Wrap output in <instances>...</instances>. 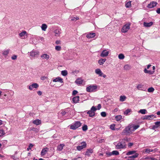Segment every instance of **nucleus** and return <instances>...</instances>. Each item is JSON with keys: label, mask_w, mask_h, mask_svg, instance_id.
<instances>
[{"label": "nucleus", "mask_w": 160, "mask_h": 160, "mask_svg": "<svg viewBox=\"0 0 160 160\" xmlns=\"http://www.w3.org/2000/svg\"><path fill=\"white\" fill-rule=\"evenodd\" d=\"M153 24V22H152L149 23L144 22L143 23V26L145 27H151Z\"/></svg>", "instance_id": "obj_18"}, {"label": "nucleus", "mask_w": 160, "mask_h": 160, "mask_svg": "<svg viewBox=\"0 0 160 160\" xmlns=\"http://www.w3.org/2000/svg\"><path fill=\"white\" fill-rule=\"evenodd\" d=\"M124 68L125 70H129L130 69V67L127 64L124 65Z\"/></svg>", "instance_id": "obj_42"}, {"label": "nucleus", "mask_w": 160, "mask_h": 160, "mask_svg": "<svg viewBox=\"0 0 160 160\" xmlns=\"http://www.w3.org/2000/svg\"><path fill=\"white\" fill-rule=\"evenodd\" d=\"M115 125L114 124H112L110 125V128L112 130H115L114 128Z\"/></svg>", "instance_id": "obj_50"}, {"label": "nucleus", "mask_w": 160, "mask_h": 160, "mask_svg": "<svg viewBox=\"0 0 160 160\" xmlns=\"http://www.w3.org/2000/svg\"><path fill=\"white\" fill-rule=\"evenodd\" d=\"M27 33V32L25 31H23L19 34V36L21 37L24 36Z\"/></svg>", "instance_id": "obj_39"}, {"label": "nucleus", "mask_w": 160, "mask_h": 160, "mask_svg": "<svg viewBox=\"0 0 160 160\" xmlns=\"http://www.w3.org/2000/svg\"><path fill=\"white\" fill-rule=\"evenodd\" d=\"M5 134L3 129L0 130V137L2 136Z\"/></svg>", "instance_id": "obj_41"}, {"label": "nucleus", "mask_w": 160, "mask_h": 160, "mask_svg": "<svg viewBox=\"0 0 160 160\" xmlns=\"http://www.w3.org/2000/svg\"><path fill=\"white\" fill-rule=\"evenodd\" d=\"M106 154L108 157L112 155V152H107L106 153Z\"/></svg>", "instance_id": "obj_55"}, {"label": "nucleus", "mask_w": 160, "mask_h": 160, "mask_svg": "<svg viewBox=\"0 0 160 160\" xmlns=\"http://www.w3.org/2000/svg\"><path fill=\"white\" fill-rule=\"evenodd\" d=\"M97 110L96 108L93 106L91 108V110L88 111L87 112V113L89 115V116L90 117H93L95 114V112Z\"/></svg>", "instance_id": "obj_3"}, {"label": "nucleus", "mask_w": 160, "mask_h": 160, "mask_svg": "<svg viewBox=\"0 0 160 160\" xmlns=\"http://www.w3.org/2000/svg\"><path fill=\"white\" fill-rule=\"evenodd\" d=\"M79 71L78 70H75L72 71V73L73 74H75V73L77 74L79 72Z\"/></svg>", "instance_id": "obj_57"}, {"label": "nucleus", "mask_w": 160, "mask_h": 160, "mask_svg": "<svg viewBox=\"0 0 160 160\" xmlns=\"http://www.w3.org/2000/svg\"><path fill=\"white\" fill-rule=\"evenodd\" d=\"M48 148H43L41 152V156H44L48 152Z\"/></svg>", "instance_id": "obj_13"}, {"label": "nucleus", "mask_w": 160, "mask_h": 160, "mask_svg": "<svg viewBox=\"0 0 160 160\" xmlns=\"http://www.w3.org/2000/svg\"><path fill=\"white\" fill-rule=\"evenodd\" d=\"M136 151L134 150L129 151L127 152L126 153L127 155H132L134 153H135Z\"/></svg>", "instance_id": "obj_31"}, {"label": "nucleus", "mask_w": 160, "mask_h": 160, "mask_svg": "<svg viewBox=\"0 0 160 160\" xmlns=\"http://www.w3.org/2000/svg\"><path fill=\"white\" fill-rule=\"evenodd\" d=\"M68 108H67L64 110H62V112H61V114H62V116H64L65 115H66V113L68 112Z\"/></svg>", "instance_id": "obj_27"}, {"label": "nucleus", "mask_w": 160, "mask_h": 160, "mask_svg": "<svg viewBox=\"0 0 160 160\" xmlns=\"http://www.w3.org/2000/svg\"><path fill=\"white\" fill-rule=\"evenodd\" d=\"M101 115L102 117H106V116L107 115L106 113L105 112H102L101 113Z\"/></svg>", "instance_id": "obj_51"}, {"label": "nucleus", "mask_w": 160, "mask_h": 160, "mask_svg": "<svg viewBox=\"0 0 160 160\" xmlns=\"http://www.w3.org/2000/svg\"><path fill=\"white\" fill-rule=\"evenodd\" d=\"M133 145V143L131 142H130L128 144V147H131Z\"/></svg>", "instance_id": "obj_64"}, {"label": "nucleus", "mask_w": 160, "mask_h": 160, "mask_svg": "<svg viewBox=\"0 0 160 160\" xmlns=\"http://www.w3.org/2000/svg\"><path fill=\"white\" fill-rule=\"evenodd\" d=\"M158 14H160V8H158L156 10Z\"/></svg>", "instance_id": "obj_62"}, {"label": "nucleus", "mask_w": 160, "mask_h": 160, "mask_svg": "<svg viewBox=\"0 0 160 160\" xmlns=\"http://www.w3.org/2000/svg\"><path fill=\"white\" fill-rule=\"evenodd\" d=\"M48 26L46 24H42L41 26V28L42 31H46Z\"/></svg>", "instance_id": "obj_28"}, {"label": "nucleus", "mask_w": 160, "mask_h": 160, "mask_svg": "<svg viewBox=\"0 0 160 160\" xmlns=\"http://www.w3.org/2000/svg\"><path fill=\"white\" fill-rule=\"evenodd\" d=\"M154 88L152 87H151L148 88V92H152L154 91Z\"/></svg>", "instance_id": "obj_45"}, {"label": "nucleus", "mask_w": 160, "mask_h": 160, "mask_svg": "<svg viewBox=\"0 0 160 160\" xmlns=\"http://www.w3.org/2000/svg\"><path fill=\"white\" fill-rule=\"evenodd\" d=\"M61 74L63 76H67L68 74V72L66 70L62 71L61 72Z\"/></svg>", "instance_id": "obj_32"}, {"label": "nucleus", "mask_w": 160, "mask_h": 160, "mask_svg": "<svg viewBox=\"0 0 160 160\" xmlns=\"http://www.w3.org/2000/svg\"><path fill=\"white\" fill-rule=\"evenodd\" d=\"M61 30L56 29L54 30V32L55 33V36H58L60 35L61 33Z\"/></svg>", "instance_id": "obj_21"}, {"label": "nucleus", "mask_w": 160, "mask_h": 160, "mask_svg": "<svg viewBox=\"0 0 160 160\" xmlns=\"http://www.w3.org/2000/svg\"><path fill=\"white\" fill-rule=\"evenodd\" d=\"M32 123L35 125H40L41 124V121L39 119H36L33 121Z\"/></svg>", "instance_id": "obj_19"}, {"label": "nucleus", "mask_w": 160, "mask_h": 160, "mask_svg": "<svg viewBox=\"0 0 160 160\" xmlns=\"http://www.w3.org/2000/svg\"><path fill=\"white\" fill-rule=\"evenodd\" d=\"M32 130V131H34L36 133L38 132L39 131V129L37 128H33Z\"/></svg>", "instance_id": "obj_52"}, {"label": "nucleus", "mask_w": 160, "mask_h": 160, "mask_svg": "<svg viewBox=\"0 0 160 160\" xmlns=\"http://www.w3.org/2000/svg\"><path fill=\"white\" fill-rule=\"evenodd\" d=\"M38 52H35L33 51H32L30 53V56L32 57H35L38 54Z\"/></svg>", "instance_id": "obj_17"}, {"label": "nucleus", "mask_w": 160, "mask_h": 160, "mask_svg": "<svg viewBox=\"0 0 160 160\" xmlns=\"http://www.w3.org/2000/svg\"><path fill=\"white\" fill-rule=\"evenodd\" d=\"M95 35V33L91 32L87 35L86 37L88 38H90L94 37Z\"/></svg>", "instance_id": "obj_14"}, {"label": "nucleus", "mask_w": 160, "mask_h": 160, "mask_svg": "<svg viewBox=\"0 0 160 160\" xmlns=\"http://www.w3.org/2000/svg\"><path fill=\"white\" fill-rule=\"evenodd\" d=\"M81 145L78 146L77 147V149L78 151H80L83 149L85 148L87 146V144L85 142H81Z\"/></svg>", "instance_id": "obj_7"}, {"label": "nucleus", "mask_w": 160, "mask_h": 160, "mask_svg": "<svg viewBox=\"0 0 160 160\" xmlns=\"http://www.w3.org/2000/svg\"><path fill=\"white\" fill-rule=\"evenodd\" d=\"M93 150L92 149H87L86 152V154H89L90 153H91L92 152Z\"/></svg>", "instance_id": "obj_34"}, {"label": "nucleus", "mask_w": 160, "mask_h": 160, "mask_svg": "<svg viewBox=\"0 0 160 160\" xmlns=\"http://www.w3.org/2000/svg\"><path fill=\"white\" fill-rule=\"evenodd\" d=\"M101 104H98L97 106L98 109V110H99L101 108Z\"/></svg>", "instance_id": "obj_61"}, {"label": "nucleus", "mask_w": 160, "mask_h": 160, "mask_svg": "<svg viewBox=\"0 0 160 160\" xmlns=\"http://www.w3.org/2000/svg\"><path fill=\"white\" fill-rule=\"evenodd\" d=\"M118 57L119 59H123L124 58L125 56L123 54H120L118 55Z\"/></svg>", "instance_id": "obj_36"}, {"label": "nucleus", "mask_w": 160, "mask_h": 160, "mask_svg": "<svg viewBox=\"0 0 160 160\" xmlns=\"http://www.w3.org/2000/svg\"><path fill=\"white\" fill-rule=\"evenodd\" d=\"M157 4L158 3L156 2H151L148 5L147 7L149 8H153L156 6Z\"/></svg>", "instance_id": "obj_9"}, {"label": "nucleus", "mask_w": 160, "mask_h": 160, "mask_svg": "<svg viewBox=\"0 0 160 160\" xmlns=\"http://www.w3.org/2000/svg\"><path fill=\"white\" fill-rule=\"evenodd\" d=\"M145 159L146 160H157L154 158H151L149 157H147L145 158Z\"/></svg>", "instance_id": "obj_49"}, {"label": "nucleus", "mask_w": 160, "mask_h": 160, "mask_svg": "<svg viewBox=\"0 0 160 160\" xmlns=\"http://www.w3.org/2000/svg\"><path fill=\"white\" fill-rule=\"evenodd\" d=\"M126 97L125 96H121L120 97V101L121 102H123L125 101Z\"/></svg>", "instance_id": "obj_30"}, {"label": "nucleus", "mask_w": 160, "mask_h": 160, "mask_svg": "<svg viewBox=\"0 0 160 160\" xmlns=\"http://www.w3.org/2000/svg\"><path fill=\"white\" fill-rule=\"evenodd\" d=\"M41 57L43 59H46L47 60L49 58V56L46 54H44L42 55Z\"/></svg>", "instance_id": "obj_24"}, {"label": "nucleus", "mask_w": 160, "mask_h": 160, "mask_svg": "<svg viewBox=\"0 0 160 160\" xmlns=\"http://www.w3.org/2000/svg\"><path fill=\"white\" fill-rule=\"evenodd\" d=\"M95 73L97 74L99 76L102 77V76L103 73L100 69L98 68L96 69L95 70Z\"/></svg>", "instance_id": "obj_12"}, {"label": "nucleus", "mask_w": 160, "mask_h": 160, "mask_svg": "<svg viewBox=\"0 0 160 160\" xmlns=\"http://www.w3.org/2000/svg\"><path fill=\"white\" fill-rule=\"evenodd\" d=\"M47 78H48L47 77H45L44 76L41 77L40 78L42 80H45V79H47Z\"/></svg>", "instance_id": "obj_58"}, {"label": "nucleus", "mask_w": 160, "mask_h": 160, "mask_svg": "<svg viewBox=\"0 0 160 160\" xmlns=\"http://www.w3.org/2000/svg\"><path fill=\"white\" fill-rule=\"evenodd\" d=\"M39 87V85L36 83H34L32 84L28 87V89L32 90L33 88H37Z\"/></svg>", "instance_id": "obj_8"}, {"label": "nucleus", "mask_w": 160, "mask_h": 160, "mask_svg": "<svg viewBox=\"0 0 160 160\" xmlns=\"http://www.w3.org/2000/svg\"><path fill=\"white\" fill-rule=\"evenodd\" d=\"M106 60L105 58H101L98 61V63L100 65H102Z\"/></svg>", "instance_id": "obj_22"}, {"label": "nucleus", "mask_w": 160, "mask_h": 160, "mask_svg": "<svg viewBox=\"0 0 160 160\" xmlns=\"http://www.w3.org/2000/svg\"><path fill=\"white\" fill-rule=\"evenodd\" d=\"M97 87L96 85H90L86 88V91L88 92H91L95 91L97 89Z\"/></svg>", "instance_id": "obj_5"}, {"label": "nucleus", "mask_w": 160, "mask_h": 160, "mask_svg": "<svg viewBox=\"0 0 160 160\" xmlns=\"http://www.w3.org/2000/svg\"><path fill=\"white\" fill-rule=\"evenodd\" d=\"M109 54V52L106 50H103L100 54V56L102 57H106L108 56Z\"/></svg>", "instance_id": "obj_10"}, {"label": "nucleus", "mask_w": 160, "mask_h": 160, "mask_svg": "<svg viewBox=\"0 0 160 160\" xmlns=\"http://www.w3.org/2000/svg\"><path fill=\"white\" fill-rule=\"evenodd\" d=\"M83 82V80L81 78L77 79L75 81L76 83L78 84H82Z\"/></svg>", "instance_id": "obj_26"}, {"label": "nucleus", "mask_w": 160, "mask_h": 160, "mask_svg": "<svg viewBox=\"0 0 160 160\" xmlns=\"http://www.w3.org/2000/svg\"><path fill=\"white\" fill-rule=\"evenodd\" d=\"M112 155H117L119 154V152L116 150L113 151L112 152Z\"/></svg>", "instance_id": "obj_37"}, {"label": "nucleus", "mask_w": 160, "mask_h": 160, "mask_svg": "<svg viewBox=\"0 0 160 160\" xmlns=\"http://www.w3.org/2000/svg\"><path fill=\"white\" fill-rule=\"evenodd\" d=\"M78 93V92L75 90H74L72 93V95H75L76 94Z\"/></svg>", "instance_id": "obj_56"}, {"label": "nucleus", "mask_w": 160, "mask_h": 160, "mask_svg": "<svg viewBox=\"0 0 160 160\" xmlns=\"http://www.w3.org/2000/svg\"><path fill=\"white\" fill-rule=\"evenodd\" d=\"M130 125L132 127V128L133 132L135 131L137 129L140 127V126L139 125H135L133 124H130Z\"/></svg>", "instance_id": "obj_20"}, {"label": "nucleus", "mask_w": 160, "mask_h": 160, "mask_svg": "<svg viewBox=\"0 0 160 160\" xmlns=\"http://www.w3.org/2000/svg\"><path fill=\"white\" fill-rule=\"evenodd\" d=\"M138 156V154L137 153H135L134 155H132L129 157V158H131L134 159L135 158L137 157Z\"/></svg>", "instance_id": "obj_33"}, {"label": "nucleus", "mask_w": 160, "mask_h": 160, "mask_svg": "<svg viewBox=\"0 0 160 160\" xmlns=\"http://www.w3.org/2000/svg\"><path fill=\"white\" fill-rule=\"evenodd\" d=\"M33 145L32 143H30L28 146V147L27 148V150L29 151L33 147Z\"/></svg>", "instance_id": "obj_48"}, {"label": "nucleus", "mask_w": 160, "mask_h": 160, "mask_svg": "<svg viewBox=\"0 0 160 160\" xmlns=\"http://www.w3.org/2000/svg\"><path fill=\"white\" fill-rule=\"evenodd\" d=\"M79 19V18L78 17H73V18H72L71 19V20L72 21H76V20H78Z\"/></svg>", "instance_id": "obj_53"}, {"label": "nucleus", "mask_w": 160, "mask_h": 160, "mask_svg": "<svg viewBox=\"0 0 160 160\" xmlns=\"http://www.w3.org/2000/svg\"><path fill=\"white\" fill-rule=\"evenodd\" d=\"M132 127L130 124L129 125L125 128L123 130L122 132V135H129L132 134Z\"/></svg>", "instance_id": "obj_2"}, {"label": "nucleus", "mask_w": 160, "mask_h": 160, "mask_svg": "<svg viewBox=\"0 0 160 160\" xmlns=\"http://www.w3.org/2000/svg\"><path fill=\"white\" fill-rule=\"evenodd\" d=\"M144 72L145 73H149V74L150 75H152L154 73L155 71H151L150 70H148L146 68H145L144 70Z\"/></svg>", "instance_id": "obj_23"}, {"label": "nucleus", "mask_w": 160, "mask_h": 160, "mask_svg": "<svg viewBox=\"0 0 160 160\" xmlns=\"http://www.w3.org/2000/svg\"><path fill=\"white\" fill-rule=\"evenodd\" d=\"M131 111V109H127L124 112V114L126 115H127Z\"/></svg>", "instance_id": "obj_40"}, {"label": "nucleus", "mask_w": 160, "mask_h": 160, "mask_svg": "<svg viewBox=\"0 0 160 160\" xmlns=\"http://www.w3.org/2000/svg\"><path fill=\"white\" fill-rule=\"evenodd\" d=\"M144 151L145 152L149 153L150 152H152L153 150L152 149L147 148L144 149Z\"/></svg>", "instance_id": "obj_35"}, {"label": "nucleus", "mask_w": 160, "mask_h": 160, "mask_svg": "<svg viewBox=\"0 0 160 160\" xmlns=\"http://www.w3.org/2000/svg\"><path fill=\"white\" fill-rule=\"evenodd\" d=\"M60 40H57L56 41L55 43L57 44H59L60 43Z\"/></svg>", "instance_id": "obj_63"}, {"label": "nucleus", "mask_w": 160, "mask_h": 160, "mask_svg": "<svg viewBox=\"0 0 160 160\" xmlns=\"http://www.w3.org/2000/svg\"><path fill=\"white\" fill-rule=\"evenodd\" d=\"M82 123L79 121L76 122L73 125L70 126V128L72 130H75L80 127Z\"/></svg>", "instance_id": "obj_4"}, {"label": "nucleus", "mask_w": 160, "mask_h": 160, "mask_svg": "<svg viewBox=\"0 0 160 160\" xmlns=\"http://www.w3.org/2000/svg\"><path fill=\"white\" fill-rule=\"evenodd\" d=\"M65 146L64 144H61L57 147V150L58 151H61L62 150L63 147Z\"/></svg>", "instance_id": "obj_25"}, {"label": "nucleus", "mask_w": 160, "mask_h": 160, "mask_svg": "<svg viewBox=\"0 0 160 160\" xmlns=\"http://www.w3.org/2000/svg\"><path fill=\"white\" fill-rule=\"evenodd\" d=\"M82 129L83 131H86L88 130V127L87 125H84L83 126L82 128Z\"/></svg>", "instance_id": "obj_47"}, {"label": "nucleus", "mask_w": 160, "mask_h": 160, "mask_svg": "<svg viewBox=\"0 0 160 160\" xmlns=\"http://www.w3.org/2000/svg\"><path fill=\"white\" fill-rule=\"evenodd\" d=\"M10 51V49H8L3 51L2 52L3 55L4 56H7L8 54Z\"/></svg>", "instance_id": "obj_29"}, {"label": "nucleus", "mask_w": 160, "mask_h": 160, "mask_svg": "<svg viewBox=\"0 0 160 160\" xmlns=\"http://www.w3.org/2000/svg\"><path fill=\"white\" fill-rule=\"evenodd\" d=\"M122 118V116L121 115L116 116L115 117V118L117 121H118L120 120Z\"/></svg>", "instance_id": "obj_43"}, {"label": "nucleus", "mask_w": 160, "mask_h": 160, "mask_svg": "<svg viewBox=\"0 0 160 160\" xmlns=\"http://www.w3.org/2000/svg\"><path fill=\"white\" fill-rule=\"evenodd\" d=\"M146 110L145 109H141L139 110V112L142 114H145L146 113Z\"/></svg>", "instance_id": "obj_44"}, {"label": "nucleus", "mask_w": 160, "mask_h": 160, "mask_svg": "<svg viewBox=\"0 0 160 160\" xmlns=\"http://www.w3.org/2000/svg\"><path fill=\"white\" fill-rule=\"evenodd\" d=\"M52 81L53 82H59L61 83L63 82L62 79L59 77H57L55 79H53Z\"/></svg>", "instance_id": "obj_11"}, {"label": "nucleus", "mask_w": 160, "mask_h": 160, "mask_svg": "<svg viewBox=\"0 0 160 160\" xmlns=\"http://www.w3.org/2000/svg\"><path fill=\"white\" fill-rule=\"evenodd\" d=\"M154 123L155 125L152 127L153 129H156L160 127V121L155 122Z\"/></svg>", "instance_id": "obj_15"}, {"label": "nucleus", "mask_w": 160, "mask_h": 160, "mask_svg": "<svg viewBox=\"0 0 160 160\" xmlns=\"http://www.w3.org/2000/svg\"><path fill=\"white\" fill-rule=\"evenodd\" d=\"M126 139L124 138L119 142L116 145V148L118 149H124L126 148Z\"/></svg>", "instance_id": "obj_1"}, {"label": "nucleus", "mask_w": 160, "mask_h": 160, "mask_svg": "<svg viewBox=\"0 0 160 160\" xmlns=\"http://www.w3.org/2000/svg\"><path fill=\"white\" fill-rule=\"evenodd\" d=\"M17 56L16 55H13L11 57L12 60H15L17 59Z\"/></svg>", "instance_id": "obj_54"}, {"label": "nucleus", "mask_w": 160, "mask_h": 160, "mask_svg": "<svg viewBox=\"0 0 160 160\" xmlns=\"http://www.w3.org/2000/svg\"><path fill=\"white\" fill-rule=\"evenodd\" d=\"M131 1H129L127 2L125 5V6L127 8H129L131 6Z\"/></svg>", "instance_id": "obj_38"}, {"label": "nucleus", "mask_w": 160, "mask_h": 160, "mask_svg": "<svg viewBox=\"0 0 160 160\" xmlns=\"http://www.w3.org/2000/svg\"><path fill=\"white\" fill-rule=\"evenodd\" d=\"M130 24L127 23L125 25L122 29V32L123 33L127 32L128 30L130 29Z\"/></svg>", "instance_id": "obj_6"}, {"label": "nucleus", "mask_w": 160, "mask_h": 160, "mask_svg": "<svg viewBox=\"0 0 160 160\" xmlns=\"http://www.w3.org/2000/svg\"><path fill=\"white\" fill-rule=\"evenodd\" d=\"M37 93L39 95L41 96L42 95V93L41 91H38L37 92Z\"/></svg>", "instance_id": "obj_60"}, {"label": "nucleus", "mask_w": 160, "mask_h": 160, "mask_svg": "<svg viewBox=\"0 0 160 160\" xmlns=\"http://www.w3.org/2000/svg\"><path fill=\"white\" fill-rule=\"evenodd\" d=\"M72 101L74 103H77L79 100V97L77 96L73 97L72 99Z\"/></svg>", "instance_id": "obj_16"}, {"label": "nucleus", "mask_w": 160, "mask_h": 160, "mask_svg": "<svg viewBox=\"0 0 160 160\" xmlns=\"http://www.w3.org/2000/svg\"><path fill=\"white\" fill-rule=\"evenodd\" d=\"M55 49L58 51H60L61 49V47L59 46H57L55 47Z\"/></svg>", "instance_id": "obj_46"}, {"label": "nucleus", "mask_w": 160, "mask_h": 160, "mask_svg": "<svg viewBox=\"0 0 160 160\" xmlns=\"http://www.w3.org/2000/svg\"><path fill=\"white\" fill-rule=\"evenodd\" d=\"M148 117L149 119H150V118H153L154 117V115H148Z\"/></svg>", "instance_id": "obj_59"}]
</instances>
